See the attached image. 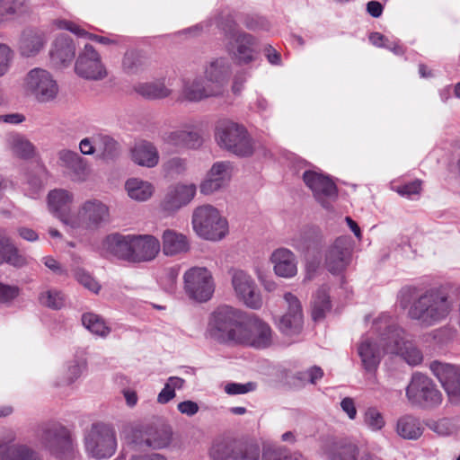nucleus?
Wrapping results in <instances>:
<instances>
[{"label": "nucleus", "instance_id": "obj_1", "mask_svg": "<svg viewBox=\"0 0 460 460\" xmlns=\"http://www.w3.org/2000/svg\"><path fill=\"white\" fill-rule=\"evenodd\" d=\"M99 251L132 264L150 262L161 251V243L152 234H111L102 241Z\"/></svg>", "mask_w": 460, "mask_h": 460}, {"label": "nucleus", "instance_id": "obj_2", "mask_svg": "<svg viewBox=\"0 0 460 460\" xmlns=\"http://www.w3.org/2000/svg\"><path fill=\"white\" fill-rule=\"evenodd\" d=\"M49 209L72 228H91L109 217L105 203H49Z\"/></svg>", "mask_w": 460, "mask_h": 460}, {"label": "nucleus", "instance_id": "obj_3", "mask_svg": "<svg viewBox=\"0 0 460 460\" xmlns=\"http://www.w3.org/2000/svg\"><path fill=\"white\" fill-rule=\"evenodd\" d=\"M452 305L447 295L441 289H431L420 296L409 309V316L422 325L430 326L444 320L450 313Z\"/></svg>", "mask_w": 460, "mask_h": 460}, {"label": "nucleus", "instance_id": "obj_4", "mask_svg": "<svg viewBox=\"0 0 460 460\" xmlns=\"http://www.w3.org/2000/svg\"><path fill=\"white\" fill-rule=\"evenodd\" d=\"M192 229L201 239L219 242L229 234V224L225 216L210 204L199 206L192 214Z\"/></svg>", "mask_w": 460, "mask_h": 460}, {"label": "nucleus", "instance_id": "obj_5", "mask_svg": "<svg viewBox=\"0 0 460 460\" xmlns=\"http://www.w3.org/2000/svg\"><path fill=\"white\" fill-rule=\"evenodd\" d=\"M215 137L220 146L238 156H249L253 152L252 139L245 128L231 120L217 122Z\"/></svg>", "mask_w": 460, "mask_h": 460}, {"label": "nucleus", "instance_id": "obj_6", "mask_svg": "<svg viewBox=\"0 0 460 460\" xmlns=\"http://www.w3.org/2000/svg\"><path fill=\"white\" fill-rule=\"evenodd\" d=\"M84 447L87 454L97 460L113 456L117 439L112 427L102 422L93 424L84 436Z\"/></svg>", "mask_w": 460, "mask_h": 460}, {"label": "nucleus", "instance_id": "obj_7", "mask_svg": "<svg viewBox=\"0 0 460 460\" xmlns=\"http://www.w3.org/2000/svg\"><path fill=\"white\" fill-rule=\"evenodd\" d=\"M25 93L37 102H52L58 96L59 88L53 75L46 69L36 67L30 70L23 81Z\"/></svg>", "mask_w": 460, "mask_h": 460}, {"label": "nucleus", "instance_id": "obj_8", "mask_svg": "<svg viewBox=\"0 0 460 460\" xmlns=\"http://www.w3.org/2000/svg\"><path fill=\"white\" fill-rule=\"evenodd\" d=\"M184 290L187 296L199 303L208 301L215 291L212 273L206 268L194 267L184 273Z\"/></svg>", "mask_w": 460, "mask_h": 460}, {"label": "nucleus", "instance_id": "obj_9", "mask_svg": "<svg viewBox=\"0 0 460 460\" xmlns=\"http://www.w3.org/2000/svg\"><path fill=\"white\" fill-rule=\"evenodd\" d=\"M409 401L422 407H433L441 403L442 394L427 376L415 374L406 389Z\"/></svg>", "mask_w": 460, "mask_h": 460}, {"label": "nucleus", "instance_id": "obj_10", "mask_svg": "<svg viewBox=\"0 0 460 460\" xmlns=\"http://www.w3.org/2000/svg\"><path fill=\"white\" fill-rule=\"evenodd\" d=\"M74 69L79 77L89 81H101L108 75L100 53L91 44H85L79 51Z\"/></svg>", "mask_w": 460, "mask_h": 460}, {"label": "nucleus", "instance_id": "obj_11", "mask_svg": "<svg viewBox=\"0 0 460 460\" xmlns=\"http://www.w3.org/2000/svg\"><path fill=\"white\" fill-rule=\"evenodd\" d=\"M229 273L236 298L250 308L261 307L262 298L252 276L241 269H232Z\"/></svg>", "mask_w": 460, "mask_h": 460}, {"label": "nucleus", "instance_id": "obj_12", "mask_svg": "<svg viewBox=\"0 0 460 460\" xmlns=\"http://www.w3.org/2000/svg\"><path fill=\"white\" fill-rule=\"evenodd\" d=\"M389 327L379 337L367 336L362 338L358 347V353L367 371H374L380 363L381 358L387 353V345L391 342Z\"/></svg>", "mask_w": 460, "mask_h": 460}, {"label": "nucleus", "instance_id": "obj_13", "mask_svg": "<svg viewBox=\"0 0 460 460\" xmlns=\"http://www.w3.org/2000/svg\"><path fill=\"white\" fill-rule=\"evenodd\" d=\"M432 374L438 378L448 400L453 404L460 403V367L441 361H433L429 365Z\"/></svg>", "mask_w": 460, "mask_h": 460}, {"label": "nucleus", "instance_id": "obj_14", "mask_svg": "<svg viewBox=\"0 0 460 460\" xmlns=\"http://www.w3.org/2000/svg\"><path fill=\"white\" fill-rule=\"evenodd\" d=\"M238 318H241L239 310L229 305L217 307L208 317L207 337L220 342Z\"/></svg>", "mask_w": 460, "mask_h": 460}, {"label": "nucleus", "instance_id": "obj_15", "mask_svg": "<svg viewBox=\"0 0 460 460\" xmlns=\"http://www.w3.org/2000/svg\"><path fill=\"white\" fill-rule=\"evenodd\" d=\"M42 444L52 456L60 460H71L75 455L71 434L64 428L46 430L42 436Z\"/></svg>", "mask_w": 460, "mask_h": 460}, {"label": "nucleus", "instance_id": "obj_16", "mask_svg": "<svg viewBox=\"0 0 460 460\" xmlns=\"http://www.w3.org/2000/svg\"><path fill=\"white\" fill-rule=\"evenodd\" d=\"M232 40L227 43V51L238 65H248L255 59L256 39L243 31H229Z\"/></svg>", "mask_w": 460, "mask_h": 460}, {"label": "nucleus", "instance_id": "obj_17", "mask_svg": "<svg viewBox=\"0 0 460 460\" xmlns=\"http://www.w3.org/2000/svg\"><path fill=\"white\" fill-rule=\"evenodd\" d=\"M391 342L385 350L387 354L400 355L409 365L417 366L423 361L422 352L411 342L404 340V332L397 327L389 326Z\"/></svg>", "mask_w": 460, "mask_h": 460}, {"label": "nucleus", "instance_id": "obj_18", "mask_svg": "<svg viewBox=\"0 0 460 460\" xmlns=\"http://www.w3.org/2000/svg\"><path fill=\"white\" fill-rule=\"evenodd\" d=\"M232 66L227 58H212L204 67V75L217 97L222 96L227 87Z\"/></svg>", "mask_w": 460, "mask_h": 460}, {"label": "nucleus", "instance_id": "obj_19", "mask_svg": "<svg viewBox=\"0 0 460 460\" xmlns=\"http://www.w3.org/2000/svg\"><path fill=\"white\" fill-rule=\"evenodd\" d=\"M283 299L287 312L279 319V328L283 333L292 335L298 332L302 327V306L298 298L290 292L285 293Z\"/></svg>", "mask_w": 460, "mask_h": 460}, {"label": "nucleus", "instance_id": "obj_20", "mask_svg": "<svg viewBox=\"0 0 460 460\" xmlns=\"http://www.w3.org/2000/svg\"><path fill=\"white\" fill-rule=\"evenodd\" d=\"M274 274L281 279L295 278L298 272V261L296 254L289 249L279 247L272 251L269 257Z\"/></svg>", "mask_w": 460, "mask_h": 460}, {"label": "nucleus", "instance_id": "obj_21", "mask_svg": "<svg viewBox=\"0 0 460 460\" xmlns=\"http://www.w3.org/2000/svg\"><path fill=\"white\" fill-rule=\"evenodd\" d=\"M324 265L332 274L346 269L350 260L349 242L346 237L337 238L325 251Z\"/></svg>", "mask_w": 460, "mask_h": 460}, {"label": "nucleus", "instance_id": "obj_22", "mask_svg": "<svg viewBox=\"0 0 460 460\" xmlns=\"http://www.w3.org/2000/svg\"><path fill=\"white\" fill-rule=\"evenodd\" d=\"M305 184L312 190L316 198H334L337 186L332 179L322 172L305 170L302 175Z\"/></svg>", "mask_w": 460, "mask_h": 460}, {"label": "nucleus", "instance_id": "obj_23", "mask_svg": "<svg viewBox=\"0 0 460 460\" xmlns=\"http://www.w3.org/2000/svg\"><path fill=\"white\" fill-rule=\"evenodd\" d=\"M181 83V97L186 101L197 102L217 97L208 82L200 75L185 76Z\"/></svg>", "mask_w": 460, "mask_h": 460}, {"label": "nucleus", "instance_id": "obj_24", "mask_svg": "<svg viewBox=\"0 0 460 460\" xmlns=\"http://www.w3.org/2000/svg\"><path fill=\"white\" fill-rule=\"evenodd\" d=\"M233 166L228 161L215 163L200 185V191L208 195L226 184L232 176Z\"/></svg>", "mask_w": 460, "mask_h": 460}, {"label": "nucleus", "instance_id": "obj_25", "mask_svg": "<svg viewBox=\"0 0 460 460\" xmlns=\"http://www.w3.org/2000/svg\"><path fill=\"white\" fill-rule=\"evenodd\" d=\"M248 339V347L265 349L273 343V331L266 322L250 317Z\"/></svg>", "mask_w": 460, "mask_h": 460}, {"label": "nucleus", "instance_id": "obj_26", "mask_svg": "<svg viewBox=\"0 0 460 460\" xmlns=\"http://www.w3.org/2000/svg\"><path fill=\"white\" fill-rule=\"evenodd\" d=\"M163 139L168 145L190 149L198 148L202 144L201 136L192 128V126L167 132L164 135Z\"/></svg>", "mask_w": 460, "mask_h": 460}, {"label": "nucleus", "instance_id": "obj_27", "mask_svg": "<svg viewBox=\"0 0 460 460\" xmlns=\"http://www.w3.org/2000/svg\"><path fill=\"white\" fill-rule=\"evenodd\" d=\"M58 164L74 180L82 181L87 174V164L78 153L62 149L58 153Z\"/></svg>", "mask_w": 460, "mask_h": 460}, {"label": "nucleus", "instance_id": "obj_28", "mask_svg": "<svg viewBox=\"0 0 460 460\" xmlns=\"http://www.w3.org/2000/svg\"><path fill=\"white\" fill-rule=\"evenodd\" d=\"M75 55V45L72 39L66 34H60L57 37L50 50L52 62L60 66H67Z\"/></svg>", "mask_w": 460, "mask_h": 460}, {"label": "nucleus", "instance_id": "obj_29", "mask_svg": "<svg viewBox=\"0 0 460 460\" xmlns=\"http://www.w3.org/2000/svg\"><path fill=\"white\" fill-rule=\"evenodd\" d=\"M3 263L20 268L27 265L28 260L20 253L7 234L4 230H0V264Z\"/></svg>", "mask_w": 460, "mask_h": 460}, {"label": "nucleus", "instance_id": "obj_30", "mask_svg": "<svg viewBox=\"0 0 460 460\" xmlns=\"http://www.w3.org/2000/svg\"><path fill=\"white\" fill-rule=\"evenodd\" d=\"M163 252L167 256H174L190 250L186 235L172 229H166L162 234Z\"/></svg>", "mask_w": 460, "mask_h": 460}, {"label": "nucleus", "instance_id": "obj_31", "mask_svg": "<svg viewBox=\"0 0 460 460\" xmlns=\"http://www.w3.org/2000/svg\"><path fill=\"white\" fill-rule=\"evenodd\" d=\"M131 157L137 164L146 168H153L159 163L158 150L148 141L136 144L131 150Z\"/></svg>", "mask_w": 460, "mask_h": 460}, {"label": "nucleus", "instance_id": "obj_32", "mask_svg": "<svg viewBox=\"0 0 460 460\" xmlns=\"http://www.w3.org/2000/svg\"><path fill=\"white\" fill-rule=\"evenodd\" d=\"M44 34L36 29H25L20 40V51L22 56L31 57L37 54L44 46Z\"/></svg>", "mask_w": 460, "mask_h": 460}, {"label": "nucleus", "instance_id": "obj_33", "mask_svg": "<svg viewBox=\"0 0 460 460\" xmlns=\"http://www.w3.org/2000/svg\"><path fill=\"white\" fill-rule=\"evenodd\" d=\"M146 433L145 445L154 449L166 448L172 441V430L169 426L148 428Z\"/></svg>", "mask_w": 460, "mask_h": 460}, {"label": "nucleus", "instance_id": "obj_34", "mask_svg": "<svg viewBox=\"0 0 460 460\" xmlns=\"http://www.w3.org/2000/svg\"><path fill=\"white\" fill-rule=\"evenodd\" d=\"M423 430L424 428L420 421L413 416L405 415L397 420L396 432L404 439H418L422 435Z\"/></svg>", "mask_w": 460, "mask_h": 460}, {"label": "nucleus", "instance_id": "obj_35", "mask_svg": "<svg viewBox=\"0 0 460 460\" xmlns=\"http://www.w3.org/2000/svg\"><path fill=\"white\" fill-rule=\"evenodd\" d=\"M7 146L11 152L22 159H30L35 155L34 145L24 136L20 134H12L8 136Z\"/></svg>", "mask_w": 460, "mask_h": 460}, {"label": "nucleus", "instance_id": "obj_36", "mask_svg": "<svg viewBox=\"0 0 460 460\" xmlns=\"http://www.w3.org/2000/svg\"><path fill=\"white\" fill-rule=\"evenodd\" d=\"M125 188L129 198L137 201L149 199L155 191V187L151 182L138 178L128 179L125 183Z\"/></svg>", "mask_w": 460, "mask_h": 460}, {"label": "nucleus", "instance_id": "obj_37", "mask_svg": "<svg viewBox=\"0 0 460 460\" xmlns=\"http://www.w3.org/2000/svg\"><path fill=\"white\" fill-rule=\"evenodd\" d=\"M55 24L58 29L69 31L73 32L74 34L77 35L78 37L88 38V39H90L93 41H96L100 44H102V45L118 44L119 43L118 37L109 38V37L93 34V33L87 32L86 31H84L82 28H80L75 23L66 21V20H57L55 22Z\"/></svg>", "mask_w": 460, "mask_h": 460}, {"label": "nucleus", "instance_id": "obj_38", "mask_svg": "<svg viewBox=\"0 0 460 460\" xmlns=\"http://www.w3.org/2000/svg\"><path fill=\"white\" fill-rule=\"evenodd\" d=\"M137 93L149 100L163 99L172 93V90L166 87L164 82L141 83L135 86Z\"/></svg>", "mask_w": 460, "mask_h": 460}, {"label": "nucleus", "instance_id": "obj_39", "mask_svg": "<svg viewBox=\"0 0 460 460\" xmlns=\"http://www.w3.org/2000/svg\"><path fill=\"white\" fill-rule=\"evenodd\" d=\"M248 328L249 318L242 321V317L238 318L234 324L229 329L220 343H230L248 346Z\"/></svg>", "mask_w": 460, "mask_h": 460}, {"label": "nucleus", "instance_id": "obj_40", "mask_svg": "<svg viewBox=\"0 0 460 460\" xmlns=\"http://www.w3.org/2000/svg\"><path fill=\"white\" fill-rule=\"evenodd\" d=\"M197 191L193 183H176L169 186L166 201H191Z\"/></svg>", "mask_w": 460, "mask_h": 460}, {"label": "nucleus", "instance_id": "obj_41", "mask_svg": "<svg viewBox=\"0 0 460 460\" xmlns=\"http://www.w3.org/2000/svg\"><path fill=\"white\" fill-rule=\"evenodd\" d=\"M82 323L88 331L97 336L106 337L111 332V328L106 324L105 321L96 314H84Z\"/></svg>", "mask_w": 460, "mask_h": 460}, {"label": "nucleus", "instance_id": "obj_42", "mask_svg": "<svg viewBox=\"0 0 460 460\" xmlns=\"http://www.w3.org/2000/svg\"><path fill=\"white\" fill-rule=\"evenodd\" d=\"M363 425L371 432L381 431L386 424L384 413L376 407H368L363 413Z\"/></svg>", "mask_w": 460, "mask_h": 460}, {"label": "nucleus", "instance_id": "obj_43", "mask_svg": "<svg viewBox=\"0 0 460 460\" xmlns=\"http://www.w3.org/2000/svg\"><path fill=\"white\" fill-rule=\"evenodd\" d=\"M234 443L230 439L219 438L214 441L209 455L214 460H227L230 457L239 458L234 456Z\"/></svg>", "mask_w": 460, "mask_h": 460}, {"label": "nucleus", "instance_id": "obj_44", "mask_svg": "<svg viewBox=\"0 0 460 460\" xmlns=\"http://www.w3.org/2000/svg\"><path fill=\"white\" fill-rule=\"evenodd\" d=\"M331 309V302L328 291L325 288H321L315 294L313 301L312 315L314 320L322 319Z\"/></svg>", "mask_w": 460, "mask_h": 460}, {"label": "nucleus", "instance_id": "obj_45", "mask_svg": "<svg viewBox=\"0 0 460 460\" xmlns=\"http://www.w3.org/2000/svg\"><path fill=\"white\" fill-rule=\"evenodd\" d=\"M7 21L20 17L29 12L28 0H0Z\"/></svg>", "mask_w": 460, "mask_h": 460}, {"label": "nucleus", "instance_id": "obj_46", "mask_svg": "<svg viewBox=\"0 0 460 460\" xmlns=\"http://www.w3.org/2000/svg\"><path fill=\"white\" fill-rule=\"evenodd\" d=\"M185 381L178 376H171L168 378L164 387L158 394L157 402L161 404L167 403L175 397V390L181 389Z\"/></svg>", "mask_w": 460, "mask_h": 460}, {"label": "nucleus", "instance_id": "obj_47", "mask_svg": "<svg viewBox=\"0 0 460 460\" xmlns=\"http://www.w3.org/2000/svg\"><path fill=\"white\" fill-rule=\"evenodd\" d=\"M98 150L107 158L114 157L119 150L118 142L111 136L100 132L96 133Z\"/></svg>", "mask_w": 460, "mask_h": 460}, {"label": "nucleus", "instance_id": "obj_48", "mask_svg": "<svg viewBox=\"0 0 460 460\" xmlns=\"http://www.w3.org/2000/svg\"><path fill=\"white\" fill-rule=\"evenodd\" d=\"M39 301L49 308L59 309L64 305L65 296L57 289H47L40 294Z\"/></svg>", "mask_w": 460, "mask_h": 460}, {"label": "nucleus", "instance_id": "obj_49", "mask_svg": "<svg viewBox=\"0 0 460 460\" xmlns=\"http://www.w3.org/2000/svg\"><path fill=\"white\" fill-rule=\"evenodd\" d=\"M144 66L141 56L135 51H128L122 60L123 71L128 75L138 73Z\"/></svg>", "mask_w": 460, "mask_h": 460}, {"label": "nucleus", "instance_id": "obj_50", "mask_svg": "<svg viewBox=\"0 0 460 460\" xmlns=\"http://www.w3.org/2000/svg\"><path fill=\"white\" fill-rule=\"evenodd\" d=\"M4 453H7L11 460H35L34 454L24 446L7 448L4 444L0 442V454ZM0 460H4V456H1Z\"/></svg>", "mask_w": 460, "mask_h": 460}, {"label": "nucleus", "instance_id": "obj_51", "mask_svg": "<svg viewBox=\"0 0 460 460\" xmlns=\"http://www.w3.org/2000/svg\"><path fill=\"white\" fill-rule=\"evenodd\" d=\"M85 363L83 360H72L66 364L63 370L64 383L71 384L80 377Z\"/></svg>", "mask_w": 460, "mask_h": 460}, {"label": "nucleus", "instance_id": "obj_52", "mask_svg": "<svg viewBox=\"0 0 460 460\" xmlns=\"http://www.w3.org/2000/svg\"><path fill=\"white\" fill-rule=\"evenodd\" d=\"M147 429L139 425H128L124 428L122 434L128 442L137 445L142 444L145 443Z\"/></svg>", "mask_w": 460, "mask_h": 460}, {"label": "nucleus", "instance_id": "obj_53", "mask_svg": "<svg viewBox=\"0 0 460 460\" xmlns=\"http://www.w3.org/2000/svg\"><path fill=\"white\" fill-rule=\"evenodd\" d=\"M421 181L415 180L411 182L403 185H396L394 182L391 183L393 190L396 191L401 197L405 199H412L413 196L418 195L421 190Z\"/></svg>", "mask_w": 460, "mask_h": 460}, {"label": "nucleus", "instance_id": "obj_54", "mask_svg": "<svg viewBox=\"0 0 460 460\" xmlns=\"http://www.w3.org/2000/svg\"><path fill=\"white\" fill-rule=\"evenodd\" d=\"M75 277L76 280L88 290L97 294L101 289V285L89 273L83 270L75 271Z\"/></svg>", "mask_w": 460, "mask_h": 460}, {"label": "nucleus", "instance_id": "obj_55", "mask_svg": "<svg viewBox=\"0 0 460 460\" xmlns=\"http://www.w3.org/2000/svg\"><path fill=\"white\" fill-rule=\"evenodd\" d=\"M186 168V160L181 157H172L164 164V171L172 174H181L185 172Z\"/></svg>", "mask_w": 460, "mask_h": 460}, {"label": "nucleus", "instance_id": "obj_56", "mask_svg": "<svg viewBox=\"0 0 460 460\" xmlns=\"http://www.w3.org/2000/svg\"><path fill=\"white\" fill-rule=\"evenodd\" d=\"M256 388V384L249 382L246 384H227L225 386V391L228 394H243L253 391Z\"/></svg>", "mask_w": 460, "mask_h": 460}, {"label": "nucleus", "instance_id": "obj_57", "mask_svg": "<svg viewBox=\"0 0 460 460\" xmlns=\"http://www.w3.org/2000/svg\"><path fill=\"white\" fill-rule=\"evenodd\" d=\"M97 136L93 134L89 137L83 138L79 143V149L83 155H91L98 150L97 146Z\"/></svg>", "mask_w": 460, "mask_h": 460}, {"label": "nucleus", "instance_id": "obj_58", "mask_svg": "<svg viewBox=\"0 0 460 460\" xmlns=\"http://www.w3.org/2000/svg\"><path fill=\"white\" fill-rule=\"evenodd\" d=\"M11 59V49L6 44L0 43V76L7 72Z\"/></svg>", "mask_w": 460, "mask_h": 460}, {"label": "nucleus", "instance_id": "obj_59", "mask_svg": "<svg viewBox=\"0 0 460 460\" xmlns=\"http://www.w3.org/2000/svg\"><path fill=\"white\" fill-rule=\"evenodd\" d=\"M19 288L16 286L3 285L0 283V302H8L19 295Z\"/></svg>", "mask_w": 460, "mask_h": 460}, {"label": "nucleus", "instance_id": "obj_60", "mask_svg": "<svg viewBox=\"0 0 460 460\" xmlns=\"http://www.w3.org/2000/svg\"><path fill=\"white\" fill-rule=\"evenodd\" d=\"M73 199V195L66 190L58 189L51 190L49 194L48 201H71Z\"/></svg>", "mask_w": 460, "mask_h": 460}, {"label": "nucleus", "instance_id": "obj_61", "mask_svg": "<svg viewBox=\"0 0 460 460\" xmlns=\"http://www.w3.org/2000/svg\"><path fill=\"white\" fill-rule=\"evenodd\" d=\"M342 411L348 415L350 420H354L357 416V409L354 401L346 397L341 402Z\"/></svg>", "mask_w": 460, "mask_h": 460}, {"label": "nucleus", "instance_id": "obj_62", "mask_svg": "<svg viewBox=\"0 0 460 460\" xmlns=\"http://www.w3.org/2000/svg\"><path fill=\"white\" fill-rule=\"evenodd\" d=\"M358 454V447L354 445L344 447L340 453V456L335 457L333 460H357Z\"/></svg>", "mask_w": 460, "mask_h": 460}, {"label": "nucleus", "instance_id": "obj_63", "mask_svg": "<svg viewBox=\"0 0 460 460\" xmlns=\"http://www.w3.org/2000/svg\"><path fill=\"white\" fill-rule=\"evenodd\" d=\"M178 410L182 414L192 416L198 412L199 406L195 402L184 401L178 404Z\"/></svg>", "mask_w": 460, "mask_h": 460}, {"label": "nucleus", "instance_id": "obj_64", "mask_svg": "<svg viewBox=\"0 0 460 460\" xmlns=\"http://www.w3.org/2000/svg\"><path fill=\"white\" fill-rule=\"evenodd\" d=\"M17 232L19 236L25 241L33 243L39 240V234L31 228L22 226L19 227Z\"/></svg>", "mask_w": 460, "mask_h": 460}]
</instances>
